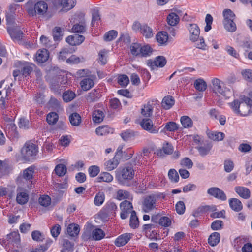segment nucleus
Listing matches in <instances>:
<instances>
[{"mask_svg":"<svg viewBox=\"0 0 252 252\" xmlns=\"http://www.w3.org/2000/svg\"><path fill=\"white\" fill-rule=\"evenodd\" d=\"M97 179L99 182H105L109 183L113 181V177L110 173L105 172L101 173Z\"/></svg>","mask_w":252,"mask_h":252,"instance_id":"ea45409f","label":"nucleus"},{"mask_svg":"<svg viewBox=\"0 0 252 252\" xmlns=\"http://www.w3.org/2000/svg\"><path fill=\"white\" fill-rule=\"evenodd\" d=\"M166 58L162 56H157L154 61L148 60L147 64L150 67L151 69L154 70L157 67H163L166 63Z\"/></svg>","mask_w":252,"mask_h":252,"instance_id":"6e6552de","label":"nucleus"},{"mask_svg":"<svg viewBox=\"0 0 252 252\" xmlns=\"http://www.w3.org/2000/svg\"><path fill=\"white\" fill-rule=\"evenodd\" d=\"M29 195L26 192H18L16 196V201L20 205L26 204L29 200Z\"/></svg>","mask_w":252,"mask_h":252,"instance_id":"bb28decb","label":"nucleus"},{"mask_svg":"<svg viewBox=\"0 0 252 252\" xmlns=\"http://www.w3.org/2000/svg\"><path fill=\"white\" fill-rule=\"evenodd\" d=\"M131 238L130 234L126 233L118 237L115 241V244L117 247L126 245Z\"/></svg>","mask_w":252,"mask_h":252,"instance_id":"6ab92c4d","label":"nucleus"},{"mask_svg":"<svg viewBox=\"0 0 252 252\" xmlns=\"http://www.w3.org/2000/svg\"><path fill=\"white\" fill-rule=\"evenodd\" d=\"M118 32L115 30H111L106 33L104 35V40L106 41H110L114 40L117 36Z\"/></svg>","mask_w":252,"mask_h":252,"instance_id":"e2e57ef3","label":"nucleus"},{"mask_svg":"<svg viewBox=\"0 0 252 252\" xmlns=\"http://www.w3.org/2000/svg\"><path fill=\"white\" fill-rule=\"evenodd\" d=\"M207 194L221 201H225L227 196L225 192L218 187H211L208 189Z\"/></svg>","mask_w":252,"mask_h":252,"instance_id":"0eeeda50","label":"nucleus"},{"mask_svg":"<svg viewBox=\"0 0 252 252\" xmlns=\"http://www.w3.org/2000/svg\"><path fill=\"white\" fill-rule=\"evenodd\" d=\"M54 170L59 176H63L66 173V167L64 164H59L56 165Z\"/></svg>","mask_w":252,"mask_h":252,"instance_id":"6e6d98bb","label":"nucleus"},{"mask_svg":"<svg viewBox=\"0 0 252 252\" xmlns=\"http://www.w3.org/2000/svg\"><path fill=\"white\" fill-rule=\"evenodd\" d=\"M240 46L246 51L252 48V42L248 38H245L240 42Z\"/></svg>","mask_w":252,"mask_h":252,"instance_id":"13d9d810","label":"nucleus"},{"mask_svg":"<svg viewBox=\"0 0 252 252\" xmlns=\"http://www.w3.org/2000/svg\"><path fill=\"white\" fill-rule=\"evenodd\" d=\"M175 100L171 96H165L162 101V106L165 110L170 109L174 104Z\"/></svg>","mask_w":252,"mask_h":252,"instance_id":"b1692460","label":"nucleus"},{"mask_svg":"<svg viewBox=\"0 0 252 252\" xmlns=\"http://www.w3.org/2000/svg\"><path fill=\"white\" fill-rule=\"evenodd\" d=\"M141 45L138 43H133L130 46L131 53L135 56L140 55Z\"/></svg>","mask_w":252,"mask_h":252,"instance_id":"09e8293b","label":"nucleus"},{"mask_svg":"<svg viewBox=\"0 0 252 252\" xmlns=\"http://www.w3.org/2000/svg\"><path fill=\"white\" fill-rule=\"evenodd\" d=\"M119 164V160L114 157L112 159L105 162V170L109 171H112L116 168Z\"/></svg>","mask_w":252,"mask_h":252,"instance_id":"4be33fe9","label":"nucleus"},{"mask_svg":"<svg viewBox=\"0 0 252 252\" xmlns=\"http://www.w3.org/2000/svg\"><path fill=\"white\" fill-rule=\"evenodd\" d=\"M113 132L114 129L107 125L99 126L95 129L96 134L100 136L105 135L109 133H113Z\"/></svg>","mask_w":252,"mask_h":252,"instance_id":"412c9836","label":"nucleus"},{"mask_svg":"<svg viewBox=\"0 0 252 252\" xmlns=\"http://www.w3.org/2000/svg\"><path fill=\"white\" fill-rule=\"evenodd\" d=\"M223 21L234 20L235 18V15L234 12L229 9H224L223 11Z\"/></svg>","mask_w":252,"mask_h":252,"instance_id":"4d7b16f0","label":"nucleus"},{"mask_svg":"<svg viewBox=\"0 0 252 252\" xmlns=\"http://www.w3.org/2000/svg\"><path fill=\"white\" fill-rule=\"evenodd\" d=\"M59 5L62 6V10L67 11L72 8L76 4L75 0H57Z\"/></svg>","mask_w":252,"mask_h":252,"instance_id":"4468645a","label":"nucleus"},{"mask_svg":"<svg viewBox=\"0 0 252 252\" xmlns=\"http://www.w3.org/2000/svg\"><path fill=\"white\" fill-rule=\"evenodd\" d=\"M100 96V95L98 91L94 89L88 94L86 96V99L90 102H95L99 99Z\"/></svg>","mask_w":252,"mask_h":252,"instance_id":"c85d7f7f","label":"nucleus"},{"mask_svg":"<svg viewBox=\"0 0 252 252\" xmlns=\"http://www.w3.org/2000/svg\"><path fill=\"white\" fill-rule=\"evenodd\" d=\"M190 33L189 39L193 42L197 41L200 35V29L196 24H190L188 26Z\"/></svg>","mask_w":252,"mask_h":252,"instance_id":"1a4fd4ad","label":"nucleus"},{"mask_svg":"<svg viewBox=\"0 0 252 252\" xmlns=\"http://www.w3.org/2000/svg\"><path fill=\"white\" fill-rule=\"evenodd\" d=\"M86 31V24L85 22L74 24L72 28V31L75 33H83Z\"/></svg>","mask_w":252,"mask_h":252,"instance_id":"79ce46f5","label":"nucleus"},{"mask_svg":"<svg viewBox=\"0 0 252 252\" xmlns=\"http://www.w3.org/2000/svg\"><path fill=\"white\" fill-rule=\"evenodd\" d=\"M84 40L85 37L79 34L70 35L66 38V42L72 46L79 45L81 44Z\"/></svg>","mask_w":252,"mask_h":252,"instance_id":"9b49d317","label":"nucleus"},{"mask_svg":"<svg viewBox=\"0 0 252 252\" xmlns=\"http://www.w3.org/2000/svg\"><path fill=\"white\" fill-rule=\"evenodd\" d=\"M34 173V168L30 166L23 171V178L26 180H31L32 179Z\"/></svg>","mask_w":252,"mask_h":252,"instance_id":"864d4df0","label":"nucleus"},{"mask_svg":"<svg viewBox=\"0 0 252 252\" xmlns=\"http://www.w3.org/2000/svg\"><path fill=\"white\" fill-rule=\"evenodd\" d=\"M234 190L241 197L245 199H248L251 196V191L246 187L236 186L234 188Z\"/></svg>","mask_w":252,"mask_h":252,"instance_id":"ddd939ff","label":"nucleus"},{"mask_svg":"<svg viewBox=\"0 0 252 252\" xmlns=\"http://www.w3.org/2000/svg\"><path fill=\"white\" fill-rule=\"evenodd\" d=\"M139 224V220L136 215V212L135 211H133L131 212L130 217L129 225L131 228L135 229L138 227Z\"/></svg>","mask_w":252,"mask_h":252,"instance_id":"7c9ffc66","label":"nucleus"},{"mask_svg":"<svg viewBox=\"0 0 252 252\" xmlns=\"http://www.w3.org/2000/svg\"><path fill=\"white\" fill-rule=\"evenodd\" d=\"M129 80L126 75H121L118 77V83L122 87H126L129 83Z\"/></svg>","mask_w":252,"mask_h":252,"instance_id":"338daca9","label":"nucleus"},{"mask_svg":"<svg viewBox=\"0 0 252 252\" xmlns=\"http://www.w3.org/2000/svg\"><path fill=\"white\" fill-rule=\"evenodd\" d=\"M140 32L143 36L147 38H151L153 36L152 28L146 24L142 25Z\"/></svg>","mask_w":252,"mask_h":252,"instance_id":"58836bf2","label":"nucleus"},{"mask_svg":"<svg viewBox=\"0 0 252 252\" xmlns=\"http://www.w3.org/2000/svg\"><path fill=\"white\" fill-rule=\"evenodd\" d=\"M92 116L94 122L99 123L103 120L104 115L102 111L96 110L93 112Z\"/></svg>","mask_w":252,"mask_h":252,"instance_id":"f704fd0d","label":"nucleus"},{"mask_svg":"<svg viewBox=\"0 0 252 252\" xmlns=\"http://www.w3.org/2000/svg\"><path fill=\"white\" fill-rule=\"evenodd\" d=\"M180 121L182 125L184 128H190L192 126V121L189 117L187 116H183L181 117Z\"/></svg>","mask_w":252,"mask_h":252,"instance_id":"49530a36","label":"nucleus"},{"mask_svg":"<svg viewBox=\"0 0 252 252\" xmlns=\"http://www.w3.org/2000/svg\"><path fill=\"white\" fill-rule=\"evenodd\" d=\"M105 236L104 231L100 228H96L92 231L93 239L95 240H100Z\"/></svg>","mask_w":252,"mask_h":252,"instance_id":"37998d69","label":"nucleus"},{"mask_svg":"<svg viewBox=\"0 0 252 252\" xmlns=\"http://www.w3.org/2000/svg\"><path fill=\"white\" fill-rule=\"evenodd\" d=\"M223 226V221L221 220H217L211 223V228L213 230H219L221 229Z\"/></svg>","mask_w":252,"mask_h":252,"instance_id":"774afa93","label":"nucleus"},{"mask_svg":"<svg viewBox=\"0 0 252 252\" xmlns=\"http://www.w3.org/2000/svg\"><path fill=\"white\" fill-rule=\"evenodd\" d=\"M140 126L144 130L152 134L158 133L159 129L158 126H154L153 121L149 118L143 119Z\"/></svg>","mask_w":252,"mask_h":252,"instance_id":"423d86ee","label":"nucleus"},{"mask_svg":"<svg viewBox=\"0 0 252 252\" xmlns=\"http://www.w3.org/2000/svg\"><path fill=\"white\" fill-rule=\"evenodd\" d=\"M79 232V226L76 224H70L67 228V232L68 234L71 237H74L77 235Z\"/></svg>","mask_w":252,"mask_h":252,"instance_id":"cd10ccee","label":"nucleus"},{"mask_svg":"<svg viewBox=\"0 0 252 252\" xmlns=\"http://www.w3.org/2000/svg\"><path fill=\"white\" fill-rule=\"evenodd\" d=\"M92 78H84L80 82V85L82 89L84 91H88L93 87L94 86V76H92Z\"/></svg>","mask_w":252,"mask_h":252,"instance_id":"a211bd4d","label":"nucleus"},{"mask_svg":"<svg viewBox=\"0 0 252 252\" xmlns=\"http://www.w3.org/2000/svg\"><path fill=\"white\" fill-rule=\"evenodd\" d=\"M153 106L152 104L148 103L145 105L141 109V114L145 117H150L153 113Z\"/></svg>","mask_w":252,"mask_h":252,"instance_id":"4c0bfd02","label":"nucleus"},{"mask_svg":"<svg viewBox=\"0 0 252 252\" xmlns=\"http://www.w3.org/2000/svg\"><path fill=\"white\" fill-rule=\"evenodd\" d=\"M69 121L73 126H78L81 123V117L79 114L74 112L69 117Z\"/></svg>","mask_w":252,"mask_h":252,"instance_id":"c756f323","label":"nucleus"},{"mask_svg":"<svg viewBox=\"0 0 252 252\" xmlns=\"http://www.w3.org/2000/svg\"><path fill=\"white\" fill-rule=\"evenodd\" d=\"M156 39L160 45L166 44L168 39L167 32L164 31L159 32L156 35Z\"/></svg>","mask_w":252,"mask_h":252,"instance_id":"5701e85b","label":"nucleus"},{"mask_svg":"<svg viewBox=\"0 0 252 252\" xmlns=\"http://www.w3.org/2000/svg\"><path fill=\"white\" fill-rule=\"evenodd\" d=\"M76 96L74 92L72 91L67 90L64 92L63 94V99L66 102H68L73 100Z\"/></svg>","mask_w":252,"mask_h":252,"instance_id":"603ef678","label":"nucleus"},{"mask_svg":"<svg viewBox=\"0 0 252 252\" xmlns=\"http://www.w3.org/2000/svg\"><path fill=\"white\" fill-rule=\"evenodd\" d=\"M173 152V146L167 143L166 144L163 145L162 149H160L157 151V155L158 156H162L163 153L166 155L171 154Z\"/></svg>","mask_w":252,"mask_h":252,"instance_id":"a878e982","label":"nucleus"},{"mask_svg":"<svg viewBox=\"0 0 252 252\" xmlns=\"http://www.w3.org/2000/svg\"><path fill=\"white\" fill-rule=\"evenodd\" d=\"M134 170L133 167L128 165H126V166L117 173L116 177L120 184L130 187L132 185L131 182L134 178Z\"/></svg>","mask_w":252,"mask_h":252,"instance_id":"f03ea898","label":"nucleus"},{"mask_svg":"<svg viewBox=\"0 0 252 252\" xmlns=\"http://www.w3.org/2000/svg\"><path fill=\"white\" fill-rule=\"evenodd\" d=\"M212 148V142L205 141L200 146L197 147L196 148L198 150L200 155L204 157L207 155Z\"/></svg>","mask_w":252,"mask_h":252,"instance_id":"f8f14e48","label":"nucleus"},{"mask_svg":"<svg viewBox=\"0 0 252 252\" xmlns=\"http://www.w3.org/2000/svg\"><path fill=\"white\" fill-rule=\"evenodd\" d=\"M168 176L172 182L177 183L179 181V176L175 169H170L168 171Z\"/></svg>","mask_w":252,"mask_h":252,"instance_id":"bf43d9fd","label":"nucleus"},{"mask_svg":"<svg viewBox=\"0 0 252 252\" xmlns=\"http://www.w3.org/2000/svg\"><path fill=\"white\" fill-rule=\"evenodd\" d=\"M59 119V116L56 112L49 113L46 117L47 122L49 125H54L57 123Z\"/></svg>","mask_w":252,"mask_h":252,"instance_id":"de8ad7c7","label":"nucleus"},{"mask_svg":"<svg viewBox=\"0 0 252 252\" xmlns=\"http://www.w3.org/2000/svg\"><path fill=\"white\" fill-rule=\"evenodd\" d=\"M230 105L236 114L247 116L251 113L252 100L245 95L241 96L239 99L234 100Z\"/></svg>","mask_w":252,"mask_h":252,"instance_id":"f257e3e1","label":"nucleus"},{"mask_svg":"<svg viewBox=\"0 0 252 252\" xmlns=\"http://www.w3.org/2000/svg\"><path fill=\"white\" fill-rule=\"evenodd\" d=\"M223 23L225 29L231 32H233L237 29L236 25L234 20L223 21Z\"/></svg>","mask_w":252,"mask_h":252,"instance_id":"c9c22d12","label":"nucleus"},{"mask_svg":"<svg viewBox=\"0 0 252 252\" xmlns=\"http://www.w3.org/2000/svg\"><path fill=\"white\" fill-rule=\"evenodd\" d=\"M210 208L209 205L201 206L198 207L196 209L193 211V215L195 217H197L201 215L205 212L209 211Z\"/></svg>","mask_w":252,"mask_h":252,"instance_id":"680f3d73","label":"nucleus"},{"mask_svg":"<svg viewBox=\"0 0 252 252\" xmlns=\"http://www.w3.org/2000/svg\"><path fill=\"white\" fill-rule=\"evenodd\" d=\"M48 4L43 1H40L35 4V9L39 15H44L48 10Z\"/></svg>","mask_w":252,"mask_h":252,"instance_id":"f3484780","label":"nucleus"},{"mask_svg":"<svg viewBox=\"0 0 252 252\" xmlns=\"http://www.w3.org/2000/svg\"><path fill=\"white\" fill-rule=\"evenodd\" d=\"M195 88L200 91L203 92L207 88V84L205 81L201 78L196 79L194 83Z\"/></svg>","mask_w":252,"mask_h":252,"instance_id":"72a5a7b5","label":"nucleus"},{"mask_svg":"<svg viewBox=\"0 0 252 252\" xmlns=\"http://www.w3.org/2000/svg\"><path fill=\"white\" fill-rule=\"evenodd\" d=\"M73 243L69 241L67 239H63V249L61 250V252H72L73 250Z\"/></svg>","mask_w":252,"mask_h":252,"instance_id":"a19ab883","label":"nucleus"},{"mask_svg":"<svg viewBox=\"0 0 252 252\" xmlns=\"http://www.w3.org/2000/svg\"><path fill=\"white\" fill-rule=\"evenodd\" d=\"M4 130L6 133L10 134V133L14 132L16 128L15 125L12 122V121H8L4 124Z\"/></svg>","mask_w":252,"mask_h":252,"instance_id":"0e129e2a","label":"nucleus"},{"mask_svg":"<svg viewBox=\"0 0 252 252\" xmlns=\"http://www.w3.org/2000/svg\"><path fill=\"white\" fill-rule=\"evenodd\" d=\"M220 239V235L219 233L215 232L212 233L208 237V243L212 246L214 247L218 245Z\"/></svg>","mask_w":252,"mask_h":252,"instance_id":"aec40b11","label":"nucleus"},{"mask_svg":"<svg viewBox=\"0 0 252 252\" xmlns=\"http://www.w3.org/2000/svg\"><path fill=\"white\" fill-rule=\"evenodd\" d=\"M229 205L232 210L237 212H240L243 209V205L241 201L236 198L229 199Z\"/></svg>","mask_w":252,"mask_h":252,"instance_id":"dca6fc26","label":"nucleus"},{"mask_svg":"<svg viewBox=\"0 0 252 252\" xmlns=\"http://www.w3.org/2000/svg\"><path fill=\"white\" fill-rule=\"evenodd\" d=\"M213 91L222 96L229 97L231 94L230 90L224 87V83L218 78H214L212 81Z\"/></svg>","mask_w":252,"mask_h":252,"instance_id":"39448f33","label":"nucleus"},{"mask_svg":"<svg viewBox=\"0 0 252 252\" xmlns=\"http://www.w3.org/2000/svg\"><path fill=\"white\" fill-rule=\"evenodd\" d=\"M53 36L55 41H60L61 40L63 34L62 29L60 27H56L53 31Z\"/></svg>","mask_w":252,"mask_h":252,"instance_id":"69168bd1","label":"nucleus"},{"mask_svg":"<svg viewBox=\"0 0 252 252\" xmlns=\"http://www.w3.org/2000/svg\"><path fill=\"white\" fill-rule=\"evenodd\" d=\"M49 57V52L47 50L43 49L38 50L36 54V61L40 63L46 62Z\"/></svg>","mask_w":252,"mask_h":252,"instance_id":"2eb2a0df","label":"nucleus"},{"mask_svg":"<svg viewBox=\"0 0 252 252\" xmlns=\"http://www.w3.org/2000/svg\"><path fill=\"white\" fill-rule=\"evenodd\" d=\"M208 137L214 141H221L225 136L224 133L221 132H212L208 134Z\"/></svg>","mask_w":252,"mask_h":252,"instance_id":"e433bc0d","label":"nucleus"},{"mask_svg":"<svg viewBox=\"0 0 252 252\" xmlns=\"http://www.w3.org/2000/svg\"><path fill=\"white\" fill-rule=\"evenodd\" d=\"M158 197L155 194L145 196L142 203V209L143 212L149 213L154 209H156L158 206Z\"/></svg>","mask_w":252,"mask_h":252,"instance_id":"7ed1b4c3","label":"nucleus"},{"mask_svg":"<svg viewBox=\"0 0 252 252\" xmlns=\"http://www.w3.org/2000/svg\"><path fill=\"white\" fill-rule=\"evenodd\" d=\"M7 32L13 40H21L22 39L23 33L18 27H8Z\"/></svg>","mask_w":252,"mask_h":252,"instance_id":"9d476101","label":"nucleus"},{"mask_svg":"<svg viewBox=\"0 0 252 252\" xmlns=\"http://www.w3.org/2000/svg\"><path fill=\"white\" fill-rule=\"evenodd\" d=\"M153 52V49L149 45L141 46L140 55L142 57L150 56Z\"/></svg>","mask_w":252,"mask_h":252,"instance_id":"5fc2aeb1","label":"nucleus"},{"mask_svg":"<svg viewBox=\"0 0 252 252\" xmlns=\"http://www.w3.org/2000/svg\"><path fill=\"white\" fill-rule=\"evenodd\" d=\"M132 196L130 192L127 190L119 189L116 193V198L119 200H122L126 199H130Z\"/></svg>","mask_w":252,"mask_h":252,"instance_id":"393cba45","label":"nucleus"},{"mask_svg":"<svg viewBox=\"0 0 252 252\" xmlns=\"http://www.w3.org/2000/svg\"><path fill=\"white\" fill-rule=\"evenodd\" d=\"M100 17L99 11L97 8H94L92 11V26H94L95 23L100 21Z\"/></svg>","mask_w":252,"mask_h":252,"instance_id":"8fccbe9b","label":"nucleus"},{"mask_svg":"<svg viewBox=\"0 0 252 252\" xmlns=\"http://www.w3.org/2000/svg\"><path fill=\"white\" fill-rule=\"evenodd\" d=\"M167 21L169 25L171 26H175L179 23V17L177 14L172 12L168 15Z\"/></svg>","mask_w":252,"mask_h":252,"instance_id":"2f4dec72","label":"nucleus"},{"mask_svg":"<svg viewBox=\"0 0 252 252\" xmlns=\"http://www.w3.org/2000/svg\"><path fill=\"white\" fill-rule=\"evenodd\" d=\"M105 200V194L103 192H98L95 196L94 203L95 205L99 206L101 205Z\"/></svg>","mask_w":252,"mask_h":252,"instance_id":"a18cd8bd","label":"nucleus"},{"mask_svg":"<svg viewBox=\"0 0 252 252\" xmlns=\"http://www.w3.org/2000/svg\"><path fill=\"white\" fill-rule=\"evenodd\" d=\"M34 65L32 63H27L25 65L21 70V72L25 77L29 75L33 71Z\"/></svg>","mask_w":252,"mask_h":252,"instance_id":"3c124183","label":"nucleus"},{"mask_svg":"<svg viewBox=\"0 0 252 252\" xmlns=\"http://www.w3.org/2000/svg\"><path fill=\"white\" fill-rule=\"evenodd\" d=\"M120 208L121 211L128 212L131 214L133 211V206L132 203L128 201L124 200L120 203Z\"/></svg>","mask_w":252,"mask_h":252,"instance_id":"c03bdc74","label":"nucleus"},{"mask_svg":"<svg viewBox=\"0 0 252 252\" xmlns=\"http://www.w3.org/2000/svg\"><path fill=\"white\" fill-rule=\"evenodd\" d=\"M178 129V125L175 122L171 121L166 123L163 130L170 132H174Z\"/></svg>","mask_w":252,"mask_h":252,"instance_id":"052dcab7","label":"nucleus"},{"mask_svg":"<svg viewBox=\"0 0 252 252\" xmlns=\"http://www.w3.org/2000/svg\"><path fill=\"white\" fill-rule=\"evenodd\" d=\"M37 152L38 147L33 143L25 145L21 150L23 158L26 161L32 159Z\"/></svg>","mask_w":252,"mask_h":252,"instance_id":"20e7f679","label":"nucleus"},{"mask_svg":"<svg viewBox=\"0 0 252 252\" xmlns=\"http://www.w3.org/2000/svg\"><path fill=\"white\" fill-rule=\"evenodd\" d=\"M73 51L74 50L69 47L64 48L59 52L58 59L62 61H64L67 57L69 54L72 53Z\"/></svg>","mask_w":252,"mask_h":252,"instance_id":"473e14b6","label":"nucleus"}]
</instances>
